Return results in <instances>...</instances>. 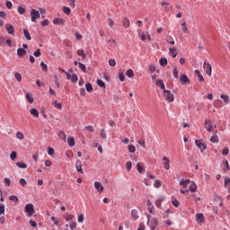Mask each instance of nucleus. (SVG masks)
I'll return each instance as SVG.
<instances>
[{
    "label": "nucleus",
    "mask_w": 230,
    "mask_h": 230,
    "mask_svg": "<svg viewBox=\"0 0 230 230\" xmlns=\"http://www.w3.org/2000/svg\"><path fill=\"white\" fill-rule=\"evenodd\" d=\"M164 98L165 102H167L168 103H172V102H173V100H175L173 93H172V92H170L169 90L164 91Z\"/></svg>",
    "instance_id": "nucleus-1"
},
{
    "label": "nucleus",
    "mask_w": 230,
    "mask_h": 230,
    "mask_svg": "<svg viewBox=\"0 0 230 230\" xmlns=\"http://www.w3.org/2000/svg\"><path fill=\"white\" fill-rule=\"evenodd\" d=\"M147 226H149L150 230H155V227L159 226V220L157 217H153L150 221V218L148 217Z\"/></svg>",
    "instance_id": "nucleus-2"
},
{
    "label": "nucleus",
    "mask_w": 230,
    "mask_h": 230,
    "mask_svg": "<svg viewBox=\"0 0 230 230\" xmlns=\"http://www.w3.org/2000/svg\"><path fill=\"white\" fill-rule=\"evenodd\" d=\"M25 213H27V217H31V215L35 213V208L33 207V204L29 203L25 206Z\"/></svg>",
    "instance_id": "nucleus-3"
},
{
    "label": "nucleus",
    "mask_w": 230,
    "mask_h": 230,
    "mask_svg": "<svg viewBox=\"0 0 230 230\" xmlns=\"http://www.w3.org/2000/svg\"><path fill=\"white\" fill-rule=\"evenodd\" d=\"M31 22H36L37 19H40V13L35 9L31 11Z\"/></svg>",
    "instance_id": "nucleus-4"
},
{
    "label": "nucleus",
    "mask_w": 230,
    "mask_h": 230,
    "mask_svg": "<svg viewBox=\"0 0 230 230\" xmlns=\"http://www.w3.org/2000/svg\"><path fill=\"white\" fill-rule=\"evenodd\" d=\"M195 145H196V146H198V148L200 150V152H204V150H206L208 148V146H206V144L200 140H196Z\"/></svg>",
    "instance_id": "nucleus-5"
},
{
    "label": "nucleus",
    "mask_w": 230,
    "mask_h": 230,
    "mask_svg": "<svg viewBox=\"0 0 230 230\" xmlns=\"http://www.w3.org/2000/svg\"><path fill=\"white\" fill-rule=\"evenodd\" d=\"M196 220H197V224H199V226H202V224H204L206 220V218L204 217V214L202 213L196 214Z\"/></svg>",
    "instance_id": "nucleus-6"
},
{
    "label": "nucleus",
    "mask_w": 230,
    "mask_h": 230,
    "mask_svg": "<svg viewBox=\"0 0 230 230\" xmlns=\"http://www.w3.org/2000/svg\"><path fill=\"white\" fill-rule=\"evenodd\" d=\"M180 82L182 85H188L190 84V78H188V75L182 74L180 77Z\"/></svg>",
    "instance_id": "nucleus-7"
},
{
    "label": "nucleus",
    "mask_w": 230,
    "mask_h": 230,
    "mask_svg": "<svg viewBox=\"0 0 230 230\" xmlns=\"http://www.w3.org/2000/svg\"><path fill=\"white\" fill-rule=\"evenodd\" d=\"M203 69H205V72H206L207 75H208V76H211V73H212L211 65L207 64L206 62H204Z\"/></svg>",
    "instance_id": "nucleus-8"
},
{
    "label": "nucleus",
    "mask_w": 230,
    "mask_h": 230,
    "mask_svg": "<svg viewBox=\"0 0 230 230\" xmlns=\"http://www.w3.org/2000/svg\"><path fill=\"white\" fill-rule=\"evenodd\" d=\"M94 188H95V190H97V191L99 193H102L103 192L104 188H103V185L102 184V182L94 181Z\"/></svg>",
    "instance_id": "nucleus-9"
},
{
    "label": "nucleus",
    "mask_w": 230,
    "mask_h": 230,
    "mask_svg": "<svg viewBox=\"0 0 230 230\" xmlns=\"http://www.w3.org/2000/svg\"><path fill=\"white\" fill-rule=\"evenodd\" d=\"M162 161H163L164 168L165 170H170V160L168 159V157L164 156Z\"/></svg>",
    "instance_id": "nucleus-10"
},
{
    "label": "nucleus",
    "mask_w": 230,
    "mask_h": 230,
    "mask_svg": "<svg viewBox=\"0 0 230 230\" xmlns=\"http://www.w3.org/2000/svg\"><path fill=\"white\" fill-rule=\"evenodd\" d=\"M205 127H206L208 132H212L213 125L211 124V120H209V119L205 120Z\"/></svg>",
    "instance_id": "nucleus-11"
},
{
    "label": "nucleus",
    "mask_w": 230,
    "mask_h": 230,
    "mask_svg": "<svg viewBox=\"0 0 230 230\" xmlns=\"http://www.w3.org/2000/svg\"><path fill=\"white\" fill-rule=\"evenodd\" d=\"M155 85H157V87H160L162 91H166V88L164 86V82L163 81V79H159L158 81H156Z\"/></svg>",
    "instance_id": "nucleus-12"
},
{
    "label": "nucleus",
    "mask_w": 230,
    "mask_h": 230,
    "mask_svg": "<svg viewBox=\"0 0 230 230\" xmlns=\"http://www.w3.org/2000/svg\"><path fill=\"white\" fill-rule=\"evenodd\" d=\"M75 168L79 173H84V170L82 169V162L81 161L75 162Z\"/></svg>",
    "instance_id": "nucleus-13"
},
{
    "label": "nucleus",
    "mask_w": 230,
    "mask_h": 230,
    "mask_svg": "<svg viewBox=\"0 0 230 230\" xmlns=\"http://www.w3.org/2000/svg\"><path fill=\"white\" fill-rule=\"evenodd\" d=\"M122 26H124V28H129L130 27V20H128V18L124 17L122 19Z\"/></svg>",
    "instance_id": "nucleus-14"
},
{
    "label": "nucleus",
    "mask_w": 230,
    "mask_h": 230,
    "mask_svg": "<svg viewBox=\"0 0 230 230\" xmlns=\"http://www.w3.org/2000/svg\"><path fill=\"white\" fill-rule=\"evenodd\" d=\"M163 200H164V197H160L158 199L155 200V206H156V208L161 209V206L163 204Z\"/></svg>",
    "instance_id": "nucleus-15"
},
{
    "label": "nucleus",
    "mask_w": 230,
    "mask_h": 230,
    "mask_svg": "<svg viewBox=\"0 0 230 230\" xmlns=\"http://www.w3.org/2000/svg\"><path fill=\"white\" fill-rule=\"evenodd\" d=\"M189 190L191 191V193H195V191H197V184L191 181L190 185L189 186Z\"/></svg>",
    "instance_id": "nucleus-16"
},
{
    "label": "nucleus",
    "mask_w": 230,
    "mask_h": 230,
    "mask_svg": "<svg viewBox=\"0 0 230 230\" xmlns=\"http://www.w3.org/2000/svg\"><path fill=\"white\" fill-rule=\"evenodd\" d=\"M6 30H7V32L9 33V35H13V33L15 31L13 25H11V24L6 26Z\"/></svg>",
    "instance_id": "nucleus-17"
},
{
    "label": "nucleus",
    "mask_w": 230,
    "mask_h": 230,
    "mask_svg": "<svg viewBox=\"0 0 230 230\" xmlns=\"http://www.w3.org/2000/svg\"><path fill=\"white\" fill-rule=\"evenodd\" d=\"M30 112L33 118H39V111L36 108H32Z\"/></svg>",
    "instance_id": "nucleus-18"
},
{
    "label": "nucleus",
    "mask_w": 230,
    "mask_h": 230,
    "mask_svg": "<svg viewBox=\"0 0 230 230\" xmlns=\"http://www.w3.org/2000/svg\"><path fill=\"white\" fill-rule=\"evenodd\" d=\"M26 55V50L22 48L17 49V56L18 57H24Z\"/></svg>",
    "instance_id": "nucleus-19"
},
{
    "label": "nucleus",
    "mask_w": 230,
    "mask_h": 230,
    "mask_svg": "<svg viewBox=\"0 0 230 230\" xmlns=\"http://www.w3.org/2000/svg\"><path fill=\"white\" fill-rule=\"evenodd\" d=\"M131 217L133 220H137V218H139L137 210L136 209L131 210Z\"/></svg>",
    "instance_id": "nucleus-20"
},
{
    "label": "nucleus",
    "mask_w": 230,
    "mask_h": 230,
    "mask_svg": "<svg viewBox=\"0 0 230 230\" xmlns=\"http://www.w3.org/2000/svg\"><path fill=\"white\" fill-rule=\"evenodd\" d=\"M64 218L66 222H73V219L75 218V216L71 214H66L64 216Z\"/></svg>",
    "instance_id": "nucleus-21"
},
{
    "label": "nucleus",
    "mask_w": 230,
    "mask_h": 230,
    "mask_svg": "<svg viewBox=\"0 0 230 230\" xmlns=\"http://www.w3.org/2000/svg\"><path fill=\"white\" fill-rule=\"evenodd\" d=\"M108 24L111 30H116V23L113 22L112 19L109 18L108 19Z\"/></svg>",
    "instance_id": "nucleus-22"
},
{
    "label": "nucleus",
    "mask_w": 230,
    "mask_h": 230,
    "mask_svg": "<svg viewBox=\"0 0 230 230\" xmlns=\"http://www.w3.org/2000/svg\"><path fill=\"white\" fill-rule=\"evenodd\" d=\"M169 55L175 58L177 57V49H169Z\"/></svg>",
    "instance_id": "nucleus-23"
},
{
    "label": "nucleus",
    "mask_w": 230,
    "mask_h": 230,
    "mask_svg": "<svg viewBox=\"0 0 230 230\" xmlns=\"http://www.w3.org/2000/svg\"><path fill=\"white\" fill-rule=\"evenodd\" d=\"M159 63H160V66H162L163 67L168 66V59H166V58H162L160 60H159Z\"/></svg>",
    "instance_id": "nucleus-24"
},
{
    "label": "nucleus",
    "mask_w": 230,
    "mask_h": 230,
    "mask_svg": "<svg viewBox=\"0 0 230 230\" xmlns=\"http://www.w3.org/2000/svg\"><path fill=\"white\" fill-rule=\"evenodd\" d=\"M25 98H26L27 102H29V103H33V96H31V93H27L25 94Z\"/></svg>",
    "instance_id": "nucleus-25"
},
{
    "label": "nucleus",
    "mask_w": 230,
    "mask_h": 230,
    "mask_svg": "<svg viewBox=\"0 0 230 230\" xmlns=\"http://www.w3.org/2000/svg\"><path fill=\"white\" fill-rule=\"evenodd\" d=\"M23 34L27 40H31V36L30 35V31L26 29H23Z\"/></svg>",
    "instance_id": "nucleus-26"
},
{
    "label": "nucleus",
    "mask_w": 230,
    "mask_h": 230,
    "mask_svg": "<svg viewBox=\"0 0 230 230\" xmlns=\"http://www.w3.org/2000/svg\"><path fill=\"white\" fill-rule=\"evenodd\" d=\"M52 105H54L55 109H58V111H62V102H58L55 101Z\"/></svg>",
    "instance_id": "nucleus-27"
},
{
    "label": "nucleus",
    "mask_w": 230,
    "mask_h": 230,
    "mask_svg": "<svg viewBox=\"0 0 230 230\" xmlns=\"http://www.w3.org/2000/svg\"><path fill=\"white\" fill-rule=\"evenodd\" d=\"M126 76H128V78H134V70L128 69L126 72Z\"/></svg>",
    "instance_id": "nucleus-28"
},
{
    "label": "nucleus",
    "mask_w": 230,
    "mask_h": 230,
    "mask_svg": "<svg viewBox=\"0 0 230 230\" xmlns=\"http://www.w3.org/2000/svg\"><path fill=\"white\" fill-rule=\"evenodd\" d=\"M53 24H64V19L61 18H54Z\"/></svg>",
    "instance_id": "nucleus-29"
},
{
    "label": "nucleus",
    "mask_w": 230,
    "mask_h": 230,
    "mask_svg": "<svg viewBox=\"0 0 230 230\" xmlns=\"http://www.w3.org/2000/svg\"><path fill=\"white\" fill-rule=\"evenodd\" d=\"M220 98L225 102V103H230L229 95L221 94Z\"/></svg>",
    "instance_id": "nucleus-30"
},
{
    "label": "nucleus",
    "mask_w": 230,
    "mask_h": 230,
    "mask_svg": "<svg viewBox=\"0 0 230 230\" xmlns=\"http://www.w3.org/2000/svg\"><path fill=\"white\" fill-rule=\"evenodd\" d=\"M225 187L226 190H228V193H230V179L226 178L225 179Z\"/></svg>",
    "instance_id": "nucleus-31"
},
{
    "label": "nucleus",
    "mask_w": 230,
    "mask_h": 230,
    "mask_svg": "<svg viewBox=\"0 0 230 230\" xmlns=\"http://www.w3.org/2000/svg\"><path fill=\"white\" fill-rule=\"evenodd\" d=\"M195 74L197 75L199 82H204V76H202V74H200V71L195 70Z\"/></svg>",
    "instance_id": "nucleus-32"
},
{
    "label": "nucleus",
    "mask_w": 230,
    "mask_h": 230,
    "mask_svg": "<svg viewBox=\"0 0 230 230\" xmlns=\"http://www.w3.org/2000/svg\"><path fill=\"white\" fill-rule=\"evenodd\" d=\"M166 42H168V44H171L172 46H175V40H173V37L172 36L167 37Z\"/></svg>",
    "instance_id": "nucleus-33"
},
{
    "label": "nucleus",
    "mask_w": 230,
    "mask_h": 230,
    "mask_svg": "<svg viewBox=\"0 0 230 230\" xmlns=\"http://www.w3.org/2000/svg\"><path fill=\"white\" fill-rule=\"evenodd\" d=\"M161 4L165 7L167 12H170V10H172V5H170V4H168L166 2H162Z\"/></svg>",
    "instance_id": "nucleus-34"
},
{
    "label": "nucleus",
    "mask_w": 230,
    "mask_h": 230,
    "mask_svg": "<svg viewBox=\"0 0 230 230\" xmlns=\"http://www.w3.org/2000/svg\"><path fill=\"white\" fill-rule=\"evenodd\" d=\"M128 150L129 154H134L136 152V146L134 145H129L128 146Z\"/></svg>",
    "instance_id": "nucleus-35"
},
{
    "label": "nucleus",
    "mask_w": 230,
    "mask_h": 230,
    "mask_svg": "<svg viewBox=\"0 0 230 230\" xmlns=\"http://www.w3.org/2000/svg\"><path fill=\"white\" fill-rule=\"evenodd\" d=\"M67 143L69 146H75V137H71L67 139Z\"/></svg>",
    "instance_id": "nucleus-36"
},
{
    "label": "nucleus",
    "mask_w": 230,
    "mask_h": 230,
    "mask_svg": "<svg viewBox=\"0 0 230 230\" xmlns=\"http://www.w3.org/2000/svg\"><path fill=\"white\" fill-rule=\"evenodd\" d=\"M219 139H218V136L214 135L210 137V143H218Z\"/></svg>",
    "instance_id": "nucleus-37"
},
{
    "label": "nucleus",
    "mask_w": 230,
    "mask_h": 230,
    "mask_svg": "<svg viewBox=\"0 0 230 230\" xmlns=\"http://www.w3.org/2000/svg\"><path fill=\"white\" fill-rule=\"evenodd\" d=\"M16 166H18V168H22V169L28 168V165L26 164L21 163V162H17Z\"/></svg>",
    "instance_id": "nucleus-38"
},
{
    "label": "nucleus",
    "mask_w": 230,
    "mask_h": 230,
    "mask_svg": "<svg viewBox=\"0 0 230 230\" xmlns=\"http://www.w3.org/2000/svg\"><path fill=\"white\" fill-rule=\"evenodd\" d=\"M58 137L63 141H66V133L64 131H59Z\"/></svg>",
    "instance_id": "nucleus-39"
},
{
    "label": "nucleus",
    "mask_w": 230,
    "mask_h": 230,
    "mask_svg": "<svg viewBox=\"0 0 230 230\" xmlns=\"http://www.w3.org/2000/svg\"><path fill=\"white\" fill-rule=\"evenodd\" d=\"M85 89H86L87 93H92V91H93V84H91V83H87L85 84Z\"/></svg>",
    "instance_id": "nucleus-40"
},
{
    "label": "nucleus",
    "mask_w": 230,
    "mask_h": 230,
    "mask_svg": "<svg viewBox=\"0 0 230 230\" xmlns=\"http://www.w3.org/2000/svg\"><path fill=\"white\" fill-rule=\"evenodd\" d=\"M78 57H82V58H85L87 56L84 53V49L77 50Z\"/></svg>",
    "instance_id": "nucleus-41"
},
{
    "label": "nucleus",
    "mask_w": 230,
    "mask_h": 230,
    "mask_svg": "<svg viewBox=\"0 0 230 230\" xmlns=\"http://www.w3.org/2000/svg\"><path fill=\"white\" fill-rule=\"evenodd\" d=\"M10 159H11L12 161H15V159H17V152L13 151V152L11 153V155H10Z\"/></svg>",
    "instance_id": "nucleus-42"
},
{
    "label": "nucleus",
    "mask_w": 230,
    "mask_h": 230,
    "mask_svg": "<svg viewBox=\"0 0 230 230\" xmlns=\"http://www.w3.org/2000/svg\"><path fill=\"white\" fill-rule=\"evenodd\" d=\"M97 85H98L99 87L103 88V87H105V83H104L103 80H102V79H97Z\"/></svg>",
    "instance_id": "nucleus-43"
},
{
    "label": "nucleus",
    "mask_w": 230,
    "mask_h": 230,
    "mask_svg": "<svg viewBox=\"0 0 230 230\" xmlns=\"http://www.w3.org/2000/svg\"><path fill=\"white\" fill-rule=\"evenodd\" d=\"M16 137H17V139H24V134L21 131H17Z\"/></svg>",
    "instance_id": "nucleus-44"
},
{
    "label": "nucleus",
    "mask_w": 230,
    "mask_h": 230,
    "mask_svg": "<svg viewBox=\"0 0 230 230\" xmlns=\"http://www.w3.org/2000/svg\"><path fill=\"white\" fill-rule=\"evenodd\" d=\"M63 12H64V13H66V15H69V13H71V8H69L67 6H64Z\"/></svg>",
    "instance_id": "nucleus-45"
},
{
    "label": "nucleus",
    "mask_w": 230,
    "mask_h": 230,
    "mask_svg": "<svg viewBox=\"0 0 230 230\" xmlns=\"http://www.w3.org/2000/svg\"><path fill=\"white\" fill-rule=\"evenodd\" d=\"M172 76L177 80L179 78V70H177V67H174Z\"/></svg>",
    "instance_id": "nucleus-46"
},
{
    "label": "nucleus",
    "mask_w": 230,
    "mask_h": 230,
    "mask_svg": "<svg viewBox=\"0 0 230 230\" xmlns=\"http://www.w3.org/2000/svg\"><path fill=\"white\" fill-rule=\"evenodd\" d=\"M100 136L103 139H107V133H105V129L104 128L101 129Z\"/></svg>",
    "instance_id": "nucleus-47"
},
{
    "label": "nucleus",
    "mask_w": 230,
    "mask_h": 230,
    "mask_svg": "<svg viewBox=\"0 0 230 230\" xmlns=\"http://www.w3.org/2000/svg\"><path fill=\"white\" fill-rule=\"evenodd\" d=\"M172 206H174V208H179L181 203L179 202V200H177V199H174L172 200Z\"/></svg>",
    "instance_id": "nucleus-48"
},
{
    "label": "nucleus",
    "mask_w": 230,
    "mask_h": 230,
    "mask_svg": "<svg viewBox=\"0 0 230 230\" xmlns=\"http://www.w3.org/2000/svg\"><path fill=\"white\" fill-rule=\"evenodd\" d=\"M108 63L111 67H116V59H110Z\"/></svg>",
    "instance_id": "nucleus-49"
},
{
    "label": "nucleus",
    "mask_w": 230,
    "mask_h": 230,
    "mask_svg": "<svg viewBox=\"0 0 230 230\" xmlns=\"http://www.w3.org/2000/svg\"><path fill=\"white\" fill-rule=\"evenodd\" d=\"M126 168L128 172H130V170H132V162H127L126 163Z\"/></svg>",
    "instance_id": "nucleus-50"
},
{
    "label": "nucleus",
    "mask_w": 230,
    "mask_h": 230,
    "mask_svg": "<svg viewBox=\"0 0 230 230\" xmlns=\"http://www.w3.org/2000/svg\"><path fill=\"white\" fill-rule=\"evenodd\" d=\"M69 229H71V230L76 229V223L71 221V222L69 223Z\"/></svg>",
    "instance_id": "nucleus-51"
},
{
    "label": "nucleus",
    "mask_w": 230,
    "mask_h": 230,
    "mask_svg": "<svg viewBox=\"0 0 230 230\" xmlns=\"http://www.w3.org/2000/svg\"><path fill=\"white\" fill-rule=\"evenodd\" d=\"M9 199L12 200L13 202H19V198L15 195H12L9 197Z\"/></svg>",
    "instance_id": "nucleus-52"
},
{
    "label": "nucleus",
    "mask_w": 230,
    "mask_h": 230,
    "mask_svg": "<svg viewBox=\"0 0 230 230\" xmlns=\"http://www.w3.org/2000/svg\"><path fill=\"white\" fill-rule=\"evenodd\" d=\"M78 67L79 69H81L84 73H85L86 67L85 65H84L83 63H78Z\"/></svg>",
    "instance_id": "nucleus-53"
},
{
    "label": "nucleus",
    "mask_w": 230,
    "mask_h": 230,
    "mask_svg": "<svg viewBox=\"0 0 230 230\" xmlns=\"http://www.w3.org/2000/svg\"><path fill=\"white\" fill-rule=\"evenodd\" d=\"M40 66H41L42 71H48V65H46L44 63V61L40 62Z\"/></svg>",
    "instance_id": "nucleus-54"
},
{
    "label": "nucleus",
    "mask_w": 230,
    "mask_h": 230,
    "mask_svg": "<svg viewBox=\"0 0 230 230\" xmlns=\"http://www.w3.org/2000/svg\"><path fill=\"white\" fill-rule=\"evenodd\" d=\"M26 13V9H24V7H18V13H20V15H22L23 13Z\"/></svg>",
    "instance_id": "nucleus-55"
},
{
    "label": "nucleus",
    "mask_w": 230,
    "mask_h": 230,
    "mask_svg": "<svg viewBox=\"0 0 230 230\" xmlns=\"http://www.w3.org/2000/svg\"><path fill=\"white\" fill-rule=\"evenodd\" d=\"M71 82H78V75L76 74H72Z\"/></svg>",
    "instance_id": "nucleus-56"
},
{
    "label": "nucleus",
    "mask_w": 230,
    "mask_h": 230,
    "mask_svg": "<svg viewBox=\"0 0 230 230\" xmlns=\"http://www.w3.org/2000/svg\"><path fill=\"white\" fill-rule=\"evenodd\" d=\"M14 77L17 80V82H21V80H22V76L20 73H15Z\"/></svg>",
    "instance_id": "nucleus-57"
},
{
    "label": "nucleus",
    "mask_w": 230,
    "mask_h": 230,
    "mask_svg": "<svg viewBox=\"0 0 230 230\" xmlns=\"http://www.w3.org/2000/svg\"><path fill=\"white\" fill-rule=\"evenodd\" d=\"M20 184H21V186H22V188H24V186H26V184H28V182L26 181V180L24 178H21Z\"/></svg>",
    "instance_id": "nucleus-58"
},
{
    "label": "nucleus",
    "mask_w": 230,
    "mask_h": 230,
    "mask_svg": "<svg viewBox=\"0 0 230 230\" xmlns=\"http://www.w3.org/2000/svg\"><path fill=\"white\" fill-rule=\"evenodd\" d=\"M154 186H155V188H161V181L155 180Z\"/></svg>",
    "instance_id": "nucleus-59"
},
{
    "label": "nucleus",
    "mask_w": 230,
    "mask_h": 230,
    "mask_svg": "<svg viewBox=\"0 0 230 230\" xmlns=\"http://www.w3.org/2000/svg\"><path fill=\"white\" fill-rule=\"evenodd\" d=\"M5 5H6V8H8V10H12V8H13V4H12V2H10V1H7V2L5 3Z\"/></svg>",
    "instance_id": "nucleus-60"
},
{
    "label": "nucleus",
    "mask_w": 230,
    "mask_h": 230,
    "mask_svg": "<svg viewBox=\"0 0 230 230\" xmlns=\"http://www.w3.org/2000/svg\"><path fill=\"white\" fill-rule=\"evenodd\" d=\"M148 70L150 71V73H155V66L150 65Z\"/></svg>",
    "instance_id": "nucleus-61"
},
{
    "label": "nucleus",
    "mask_w": 230,
    "mask_h": 230,
    "mask_svg": "<svg viewBox=\"0 0 230 230\" xmlns=\"http://www.w3.org/2000/svg\"><path fill=\"white\" fill-rule=\"evenodd\" d=\"M48 154H49V155H54V154H55V149H53V147H49V148H48Z\"/></svg>",
    "instance_id": "nucleus-62"
},
{
    "label": "nucleus",
    "mask_w": 230,
    "mask_h": 230,
    "mask_svg": "<svg viewBox=\"0 0 230 230\" xmlns=\"http://www.w3.org/2000/svg\"><path fill=\"white\" fill-rule=\"evenodd\" d=\"M228 154H229V148L225 147V148L222 150V155H228Z\"/></svg>",
    "instance_id": "nucleus-63"
},
{
    "label": "nucleus",
    "mask_w": 230,
    "mask_h": 230,
    "mask_svg": "<svg viewBox=\"0 0 230 230\" xmlns=\"http://www.w3.org/2000/svg\"><path fill=\"white\" fill-rule=\"evenodd\" d=\"M119 78L120 82H125V74L119 73Z\"/></svg>",
    "instance_id": "nucleus-64"
}]
</instances>
